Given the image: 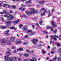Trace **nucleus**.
<instances>
[{
  "label": "nucleus",
  "mask_w": 61,
  "mask_h": 61,
  "mask_svg": "<svg viewBox=\"0 0 61 61\" xmlns=\"http://www.w3.org/2000/svg\"><path fill=\"white\" fill-rule=\"evenodd\" d=\"M56 48L55 47H54L52 48V50H55V49H56Z\"/></svg>",
  "instance_id": "nucleus-64"
},
{
  "label": "nucleus",
  "mask_w": 61,
  "mask_h": 61,
  "mask_svg": "<svg viewBox=\"0 0 61 61\" xmlns=\"http://www.w3.org/2000/svg\"><path fill=\"white\" fill-rule=\"evenodd\" d=\"M39 43H40V44H42V43H43V42L42 41H39Z\"/></svg>",
  "instance_id": "nucleus-52"
},
{
  "label": "nucleus",
  "mask_w": 61,
  "mask_h": 61,
  "mask_svg": "<svg viewBox=\"0 0 61 61\" xmlns=\"http://www.w3.org/2000/svg\"><path fill=\"white\" fill-rule=\"evenodd\" d=\"M42 53L43 54H45V53H46V51L45 52V51H44V50H42Z\"/></svg>",
  "instance_id": "nucleus-27"
},
{
  "label": "nucleus",
  "mask_w": 61,
  "mask_h": 61,
  "mask_svg": "<svg viewBox=\"0 0 61 61\" xmlns=\"http://www.w3.org/2000/svg\"><path fill=\"white\" fill-rule=\"evenodd\" d=\"M18 50L19 51H23V49L20 48Z\"/></svg>",
  "instance_id": "nucleus-22"
},
{
  "label": "nucleus",
  "mask_w": 61,
  "mask_h": 61,
  "mask_svg": "<svg viewBox=\"0 0 61 61\" xmlns=\"http://www.w3.org/2000/svg\"><path fill=\"white\" fill-rule=\"evenodd\" d=\"M3 1H0V3L2 4H3Z\"/></svg>",
  "instance_id": "nucleus-58"
},
{
  "label": "nucleus",
  "mask_w": 61,
  "mask_h": 61,
  "mask_svg": "<svg viewBox=\"0 0 61 61\" xmlns=\"http://www.w3.org/2000/svg\"><path fill=\"white\" fill-rule=\"evenodd\" d=\"M16 52V51H15V50L14 51L13 53H15Z\"/></svg>",
  "instance_id": "nucleus-63"
},
{
  "label": "nucleus",
  "mask_w": 61,
  "mask_h": 61,
  "mask_svg": "<svg viewBox=\"0 0 61 61\" xmlns=\"http://www.w3.org/2000/svg\"><path fill=\"white\" fill-rule=\"evenodd\" d=\"M45 15V13L43 12L41 13V15H42V16H43V15Z\"/></svg>",
  "instance_id": "nucleus-37"
},
{
  "label": "nucleus",
  "mask_w": 61,
  "mask_h": 61,
  "mask_svg": "<svg viewBox=\"0 0 61 61\" xmlns=\"http://www.w3.org/2000/svg\"><path fill=\"white\" fill-rule=\"evenodd\" d=\"M22 17H25V18H26V17H27V16L26 15H22Z\"/></svg>",
  "instance_id": "nucleus-21"
},
{
  "label": "nucleus",
  "mask_w": 61,
  "mask_h": 61,
  "mask_svg": "<svg viewBox=\"0 0 61 61\" xmlns=\"http://www.w3.org/2000/svg\"><path fill=\"white\" fill-rule=\"evenodd\" d=\"M8 8H10L11 7V6H10V5H8Z\"/></svg>",
  "instance_id": "nucleus-47"
},
{
  "label": "nucleus",
  "mask_w": 61,
  "mask_h": 61,
  "mask_svg": "<svg viewBox=\"0 0 61 61\" xmlns=\"http://www.w3.org/2000/svg\"><path fill=\"white\" fill-rule=\"evenodd\" d=\"M39 24L41 25H42V21H40L39 22Z\"/></svg>",
  "instance_id": "nucleus-46"
},
{
  "label": "nucleus",
  "mask_w": 61,
  "mask_h": 61,
  "mask_svg": "<svg viewBox=\"0 0 61 61\" xmlns=\"http://www.w3.org/2000/svg\"><path fill=\"white\" fill-rule=\"evenodd\" d=\"M31 11L30 12L29 11L27 10L26 11L25 13L28 15H30L34 14H35V13H37V10L36 11L35 9L33 8H31Z\"/></svg>",
  "instance_id": "nucleus-1"
},
{
  "label": "nucleus",
  "mask_w": 61,
  "mask_h": 61,
  "mask_svg": "<svg viewBox=\"0 0 61 61\" xmlns=\"http://www.w3.org/2000/svg\"><path fill=\"white\" fill-rule=\"evenodd\" d=\"M12 23V22L8 21L6 23V24L7 25H9V26L10 25V24H11Z\"/></svg>",
  "instance_id": "nucleus-10"
},
{
  "label": "nucleus",
  "mask_w": 61,
  "mask_h": 61,
  "mask_svg": "<svg viewBox=\"0 0 61 61\" xmlns=\"http://www.w3.org/2000/svg\"><path fill=\"white\" fill-rule=\"evenodd\" d=\"M46 28L47 29H49L50 28V27H49V26H47L46 27Z\"/></svg>",
  "instance_id": "nucleus-40"
},
{
  "label": "nucleus",
  "mask_w": 61,
  "mask_h": 61,
  "mask_svg": "<svg viewBox=\"0 0 61 61\" xmlns=\"http://www.w3.org/2000/svg\"><path fill=\"white\" fill-rule=\"evenodd\" d=\"M14 17V16L13 15H10L9 16H8L7 17V18L8 19H10V20H12L13 19V18Z\"/></svg>",
  "instance_id": "nucleus-6"
},
{
  "label": "nucleus",
  "mask_w": 61,
  "mask_h": 61,
  "mask_svg": "<svg viewBox=\"0 0 61 61\" xmlns=\"http://www.w3.org/2000/svg\"><path fill=\"white\" fill-rule=\"evenodd\" d=\"M27 27V26H25L23 29V31L25 32V33H26V32L27 31L28 32H31L32 31L30 30H27V28H26Z\"/></svg>",
  "instance_id": "nucleus-4"
},
{
  "label": "nucleus",
  "mask_w": 61,
  "mask_h": 61,
  "mask_svg": "<svg viewBox=\"0 0 61 61\" xmlns=\"http://www.w3.org/2000/svg\"><path fill=\"white\" fill-rule=\"evenodd\" d=\"M43 32L44 33H45V34H48V32L46 31H43Z\"/></svg>",
  "instance_id": "nucleus-39"
},
{
  "label": "nucleus",
  "mask_w": 61,
  "mask_h": 61,
  "mask_svg": "<svg viewBox=\"0 0 61 61\" xmlns=\"http://www.w3.org/2000/svg\"><path fill=\"white\" fill-rule=\"evenodd\" d=\"M26 4H28V3H29V1H26L25 2Z\"/></svg>",
  "instance_id": "nucleus-48"
},
{
  "label": "nucleus",
  "mask_w": 61,
  "mask_h": 61,
  "mask_svg": "<svg viewBox=\"0 0 61 61\" xmlns=\"http://www.w3.org/2000/svg\"><path fill=\"white\" fill-rule=\"evenodd\" d=\"M22 11H24L25 10V9L24 8H23V7H22Z\"/></svg>",
  "instance_id": "nucleus-55"
},
{
  "label": "nucleus",
  "mask_w": 61,
  "mask_h": 61,
  "mask_svg": "<svg viewBox=\"0 0 61 61\" xmlns=\"http://www.w3.org/2000/svg\"><path fill=\"white\" fill-rule=\"evenodd\" d=\"M17 45L20 44L22 43V41H18L16 42Z\"/></svg>",
  "instance_id": "nucleus-13"
},
{
  "label": "nucleus",
  "mask_w": 61,
  "mask_h": 61,
  "mask_svg": "<svg viewBox=\"0 0 61 61\" xmlns=\"http://www.w3.org/2000/svg\"><path fill=\"white\" fill-rule=\"evenodd\" d=\"M56 53L55 51H52L51 52V53L52 54H55Z\"/></svg>",
  "instance_id": "nucleus-28"
},
{
  "label": "nucleus",
  "mask_w": 61,
  "mask_h": 61,
  "mask_svg": "<svg viewBox=\"0 0 61 61\" xmlns=\"http://www.w3.org/2000/svg\"><path fill=\"white\" fill-rule=\"evenodd\" d=\"M54 9H52V12H51V13H52V14L53 13V12H54Z\"/></svg>",
  "instance_id": "nucleus-54"
},
{
  "label": "nucleus",
  "mask_w": 61,
  "mask_h": 61,
  "mask_svg": "<svg viewBox=\"0 0 61 61\" xmlns=\"http://www.w3.org/2000/svg\"><path fill=\"white\" fill-rule=\"evenodd\" d=\"M7 40L5 38H3L1 40V41L0 42V45H3V46H5V43H6Z\"/></svg>",
  "instance_id": "nucleus-3"
},
{
  "label": "nucleus",
  "mask_w": 61,
  "mask_h": 61,
  "mask_svg": "<svg viewBox=\"0 0 61 61\" xmlns=\"http://www.w3.org/2000/svg\"><path fill=\"white\" fill-rule=\"evenodd\" d=\"M44 12L45 13H47L48 12V11H47V10H46V9H45L44 10Z\"/></svg>",
  "instance_id": "nucleus-31"
},
{
  "label": "nucleus",
  "mask_w": 61,
  "mask_h": 61,
  "mask_svg": "<svg viewBox=\"0 0 61 61\" xmlns=\"http://www.w3.org/2000/svg\"><path fill=\"white\" fill-rule=\"evenodd\" d=\"M54 36L55 37H56V38H59V37H58V36H56V35H54Z\"/></svg>",
  "instance_id": "nucleus-32"
},
{
  "label": "nucleus",
  "mask_w": 61,
  "mask_h": 61,
  "mask_svg": "<svg viewBox=\"0 0 61 61\" xmlns=\"http://www.w3.org/2000/svg\"><path fill=\"white\" fill-rule=\"evenodd\" d=\"M6 53L8 54L9 55H11V53L9 51H7L6 52Z\"/></svg>",
  "instance_id": "nucleus-26"
},
{
  "label": "nucleus",
  "mask_w": 61,
  "mask_h": 61,
  "mask_svg": "<svg viewBox=\"0 0 61 61\" xmlns=\"http://www.w3.org/2000/svg\"><path fill=\"white\" fill-rule=\"evenodd\" d=\"M1 19L2 21H4V18H2Z\"/></svg>",
  "instance_id": "nucleus-50"
},
{
  "label": "nucleus",
  "mask_w": 61,
  "mask_h": 61,
  "mask_svg": "<svg viewBox=\"0 0 61 61\" xmlns=\"http://www.w3.org/2000/svg\"><path fill=\"white\" fill-rule=\"evenodd\" d=\"M45 3V0L41 1L39 2V3L40 4H43Z\"/></svg>",
  "instance_id": "nucleus-15"
},
{
  "label": "nucleus",
  "mask_w": 61,
  "mask_h": 61,
  "mask_svg": "<svg viewBox=\"0 0 61 61\" xmlns=\"http://www.w3.org/2000/svg\"><path fill=\"white\" fill-rule=\"evenodd\" d=\"M29 3H31H31H32V1H31V0H30L29 1Z\"/></svg>",
  "instance_id": "nucleus-53"
},
{
  "label": "nucleus",
  "mask_w": 61,
  "mask_h": 61,
  "mask_svg": "<svg viewBox=\"0 0 61 61\" xmlns=\"http://www.w3.org/2000/svg\"><path fill=\"white\" fill-rule=\"evenodd\" d=\"M28 37V35H26L25 36V38H27V37Z\"/></svg>",
  "instance_id": "nucleus-38"
},
{
  "label": "nucleus",
  "mask_w": 61,
  "mask_h": 61,
  "mask_svg": "<svg viewBox=\"0 0 61 61\" xmlns=\"http://www.w3.org/2000/svg\"><path fill=\"white\" fill-rule=\"evenodd\" d=\"M7 44L8 45H10L11 44V41H10V40H8L7 41Z\"/></svg>",
  "instance_id": "nucleus-18"
},
{
  "label": "nucleus",
  "mask_w": 61,
  "mask_h": 61,
  "mask_svg": "<svg viewBox=\"0 0 61 61\" xmlns=\"http://www.w3.org/2000/svg\"><path fill=\"white\" fill-rule=\"evenodd\" d=\"M22 26H23V25H22V24H21L20 25L19 27L20 28H21V27H22Z\"/></svg>",
  "instance_id": "nucleus-30"
},
{
  "label": "nucleus",
  "mask_w": 61,
  "mask_h": 61,
  "mask_svg": "<svg viewBox=\"0 0 61 61\" xmlns=\"http://www.w3.org/2000/svg\"><path fill=\"white\" fill-rule=\"evenodd\" d=\"M52 25L53 26H54V27H56V24H54V21L52 20L51 22Z\"/></svg>",
  "instance_id": "nucleus-9"
},
{
  "label": "nucleus",
  "mask_w": 61,
  "mask_h": 61,
  "mask_svg": "<svg viewBox=\"0 0 61 61\" xmlns=\"http://www.w3.org/2000/svg\"><path fill=\"white\" fill-rule=\"evenodd\" d=\"M26 51L27 52H30V50H26Z\"/></svg>",
  "instance_id": "nucleus-51"
},
{
  "label": "nucleus",
  "mask_w": 61,
  "mask_h": 61,
  "mask_svg": "<svg viewBox=\"0 0 61 61\" xmlns=\"http://www.w3.org/2000/svg\"><path fill=\"white\" fill-rule=\"evenodd\" d=\"M24 56L25 57H27V56H29V55L27 54H24Z\"/></svg>",
  "instance_id": "nucleus-20"
},
{
  "label": "nucleus",
  "mask_w": 61,
  "mask_h": 61,
  "mask_svg": "<svg viewBox=\"0 0 61 61\" xmlns=\"http://www.w3.org/2000/svg\"><path fill=\"white\" fill-rule=\"evenodd\" d=\"M32 6V5H28V6Z\"/></svg>",
  "instance_id": "nucleus-62"
},
{
  "label": "nucleus",
  "mask_w": 61,
  "mask_h": 61,
  "mask_svg": "<svg viewBox=\"0 0 61 61\" xmlns=\"http://www.w3.org/2000/svg\"><path fill=\"white\" fill-rule=\"evenodd\" d=\"M57 58V57H56V56L55 57V58H53V61H56V58Z\"/></svg>",
  "instance_id": "nucleus-23"
},
{
  "label": "nucleus",
  "mask_w": 61,
  "mask_h": 61,
  "mask_svg": "<svg viewBox=\"0 0 61 61\" xmlns=\"http://www.w3.org/2000/svg\"><path fill=\"white\" fill-rule=\"evenodd\" d=\"M30 53L31 54V53H35V52L33 51H31L30 52Z\"/></svg>",
  "instance_id": "nucleus-33"
},
{
  "label": "nucleus",
  "mask_w": 61,
  "mask_h": 61,
  "mask_svg": "<svg viewBox=\"0 0 61 61\" xmlns=\"http://www.w3.org/2000/svg\"><path fill=\"white\" fill-rule=\"evenodd\" d=\"M3 13H4V14H7V12L5 10H3Z\"/></svg>",
  "instance_id": "nucleus-25"
},
{
  "label": "nucleus",
  "mask_w": 61,
  "mask_h": 61,
  "mask_svg": "<svg viewBox=\"0 0 61 61\" xmlns=\"http://www.w3.org/2000/svg\"><path fill=\"white\" fill-rule=\"evenodd\" d=\"M44 8H42L41 10L42 11H43V10H44Z\"/></svg>",
  "instance_id": "nucleus-61"
},
{
  "label": "nucleus",
  "mask_w": 61,
  "mask_h": 61,
  "mask_svg": "<svg viewBox=\"0 0 61 61\" xmlns=\"http://www.w3.org/2000/svg\"><path fill=\"white\" fill-rule=\"evenodd\" d=\"M15 37H12L10 39V41L11 42H13L15 39Z\"/></svg>",
  "instance_id": "nucleus-7"
},
{
  "label": "nucleus",
  "mask_w": 61,
  "mask_h": 61,
  "mask_svg": "<svg viewBox=\"0 0 61 61\" xmlns=\"http://www.w3.org/2000/svg\"><path fill=\"white\" fill-rule=\"evenodd\" d=\"M58 61H61V58L60 57H59L58 58Z\"/></svg>",
  "instance_id": "nucleus-34"
},
{
  "label": "nucleus",
  "mask_w": 61,
  "mask_h": 61,
  "mask_svg": "<svg viewBox=\"0 0 61 61\" xmlns=\"http://www.w3.org/2000/svg\"><path fill=\"white\" fill-rule=\"evenodd\" d=\"M24 45H26V42H24L23 43Z\"/></svg>",
  "instance_id": "nucleus-60"
},
{
  "label": "nucleus",
  "mask_w": 61,
  "mask_h": 61,
  "mask_svg": "<svg viewBox=\"0 0 61 61\" xmlns=\"http://www.w3.org/2000/svg\"><path fill=\"white\" fill-rule=\"evenodd\" d=\"M38 39H33V40L31 41V42L32 43H33V44L34 45H36V44L37 43V42H38Z\"/></svg>",
  "instance_id": "nucleus-5"
},
{
  "label": "nucleus",
  "mask_w": 61,
  "mask_h": 61,
  "mask_svg": "<svg viewBox=\"0 0 61 61\" xmlns=\"http://www.w3.org/2000/svg\"><path fill=\"white\" fill-rule=\"evenodd\" d=\"M59 52L60 53H61V48H60L58 50Z\"/></svg>",
  "instance_id": "nucleus-42"
},
{
  "label": "nucleus",
  "mask_w": 61,
  "mask_h": 61,
  "mask_svg": "<svg viewBox=\"0 0 61 61\" xmlns=\"http://www.w3.org/2000/svg\"><path fill=\"white\" fill-rule=\"evenodd\" d=\"M51 38H52V39H54V40L55 41H56V38L54 37L52 35H51Z\"/></svg>",
  "instance_id": "nucleus-17"
},
{
  "label": "nucleus",
  "mask_w": 61,
  "mask_h": 61,
  "mask_svg": "<svg viewBox=\"0 0 61 61\" xmlns=\"http://www.w3.org/2000/svg\"><path fill=\"white\" fill-rule=\"evenodd\" d=\"M11 48L12 49H15V47L13 46L11 47Z\"/></svg>",
  "instance_id": "nucleus-43"
},
{
  "label": "nucleus",
  "mask_w": 61,
  "mask_h": 61,
  "mask_svg": "<svg viewBox=\"0 0 61 61\" xmlns=\"http://www.w3.org/2000/svg\"><path fill=\"white\" fill-rule=\"evenodd\" d=\"M32 59V60L31 59V61H37V59L35 57H33Z\"/></svg>",
  "instance_id": "nucleus-14"
},
{
  "label": "nucleus",
  "mask_w": 61,
  "mask_h": 61,
  "mask_svg": "<svg viewBox=\"0 0 61 61\" xmlns=\"http://www.w3.org/2000/svg\"><path fill=\"white\" fill-rule=\"evenodd\" d=\"M0 27L2 29H5V28H7V26H3L2 25H1L0 26Z\"/></svg>",
  "instance_id": "nucleus-11"
},
{
  "label": "nucleus",
  "mask_w": 61,
  "mask_h": 61,
  "mask_svg": "<svg viewBox=\"0 0 61 61\" xmlns=\"http://www.w3.org/2000/svg\"><path fill=\"white\" fill-rule=\"evenodd\" d=\"M21 60V59L20 58H18V61H20Z\"/></svg>",
  "instance_id": "nucleus-59"
},
{
  "label": "nucleus",
  "mask_w": 61,
  "mask_h": 61,
  "mask_svg": "<svg viewBox=\"0 0 61 61\" xmlns=\"http://www.w3.org/2000/svg\"><path fill=\"white\" fill-rule=\"evenodd\" d=\"M36 25H37L39 27V28H41V27H40V26H39V24H38V23H36Z\"/></svg>",
  "instance_id": "nucleus-29"
},
{
  "label": "nucleus",
  "mask_w": 61,
  "mask_h": 61,
  "mask_svg": "<svg viewBox=\"0 0 61 61\" xmlns=\"http://www.w3.org/2000/svg\"><path fill=\"white\" fill-rule=\"evenodd\" d=\"M7 6V4H5L3 5V7H5V6Z\"/></svg>",
  "instance_id": "nucleus-36"
},
{
  "label": "nucleus",
  "mask_w": 61,
  "mask_h": 61,
  "mask_svg": "<svg viewBox=\"0 0 61 61\" xmlns=\"http://www.w3.org/2000/svg\"><path fill=\"white\" fill-rule=\"evenodd\" d=\"M23 7H22V6L21 7V8H19V10H22V9H23V8H22Z\"/></svg>",
  "instance_id": "nucleus-41"
},
{
  "label": "nucleus",
  "mask_w": 61,
  "mask_h": 61,
  "mask_svg": "<svg viewBox=\"0 0 61 61\" xmlns=\"http://www.w3.org/2000/svg\"><path fill=\"white\" fill-rule=\"evenodd\" d=\"M10 13H13V11H12V10H10Z\"/></svg>",
  "instance_id": "nucleus-56"
},
{
  "label": "nucleus",
  "mask_w": 61,
  "mask_h": 61,
  "mask_svg": "<svg viewBox=\"0 0 61 61\" xmlns=\"http://www.w3.org/2000/svg\"><path fill=\"white\" fill-rule=\"evenodd\" d=\"M23 60L24 61H32V59H24Z\"/></svg>",
  "instance_id": "nucleus-16"
},
{
  "label": "nucleus",
  "mask_w": 61,
  "mask_h": 61,
  "mask_svg": "<svg viewBox=\"0 0 61 61\" xmlns=\"http://www.w3.org/2000/svg\"><path fill=\"white\" fill-rule=\"evenodd\" d=\"M29 34L30 36H33V35H34L35 34V32H31L29 33Z\"/></svg>",
  "instance_id": "nucleus-8"
},
{
  "label": "nucleus",
  "mask_w": 61,
  "mask_h": 61,
  "mask_svg": "<svg viewBox=\"0 0 61 61\" xmlns=\"http://www.w3.org/2000/svg\"><path fill=\"white\" fill-rule=\"evenodd\" d=\"M19 22V21H14L13 22V23L14 24H17V23H18Z\"/></svg>",
  "instance_id": "nucleus-24"
},
{
  "label": "nucleus",
  "mask_w": 61,
  "mask_h": 61,
  "mask_svg": "<svg viewBox=\"0 0 61 61\" xmlns=\"http://www.w3.org/2000/svg\"><path fill=\"white\" fill-rule=\"evenodd\" d=\"M14 27L10 28V29H14Z\"/></svg>",
  "instance_id": "nucleus-44"
},
{
  "label": "nucleus",
  "mask_w": 61,
  "mask_h": 61,
  "mask_svg": "<svg viewBox=\"0 0 61 61\" xmlns=\"http://www.w3.org/2000/svg\"><path fill=\"white\" fill-rule=\"evenodd\" d=\"M56 31H57V30H55L53 31V32L54 33H56Z\"/></svg>",
  "instance_id": "nucleus-49"
},
{
  "label": "nucleus",
  "mask_w": 61,
  "mask_h": 61,
  "mask_svg": "<svg viewBox=\"0 0 61 61\" xmlns=\"http://www.w3.org/2000/svg\"><path fill=\"white\" fill-rule=\"evenodd\" d=\"M57 45L58 46H61V45H60V44L59 43H57Z\"/></svg>",
  "instance_id": "nucleus-35"
},
{
  "label": "nucleus",
  "mask_w": 61,
  "mask_h": 61,
  "mask_svg": "<svg viewBox=\"0 0 61 61\" xmlns=\"http://www.w3.org/2000/svg\"><path fill=\"white\" fill-rule=\"evenodd\" d=\"M45 45H43L42 44H39L37 45L36 46L38 47H40V46H45Z\"/></svg>",
  "instance_id": "nucleus-12"
},
{
  "label": "nucleus",
  "mask_w": 61,
  "mask_h": 61,
  "mask_svg": "<svg viewBox=\"0 0 61 61\" xmlns=\"http://www.w3.org/2000/svg\"><path fill=\"white\" fill-rule=\"evenodd\" d=\"M4 17H7V15H4Z\"/></svg>",
  "instance_id": "nucleus-57"
},
{
  "label": "nucleus",
  "mask_w": 61,
  "mask_h": 61,
  "mask_svg": "<svg viewBox=\"0 0 61 61\" xmlns=\"http://www.w3.org/2000/svg\"><path fill=\"white\" fill-rule=\"evenodd\" d=\"M9 30H8L6 31H5V34L6 35H7L8 33V32H9Z\"/></svg>",
  "instance_id": "nucleus-19"
},
{
  "label": "nucleus",
  "mask_w": 61,
  "mask_h": 61,
  "mask_svg": "<svg viewBox=\"0 0 61 61\" xmlns=\"http://www.w3.org/2000/svg\"><path fill=\"white\" fill-rule=\"evenodd\" d=\"M12 7L13 8H14V9L15 8H16V7L15 6H14V5H12Z\"/></svg>",
  "instance_id": "nucleus-45"
},
{
  "label": "nucleus",
  "mask_w": 61,
  "mask_h": 61,
  "mask_svg": "<svg viewBox=\"0 0 61 61\" xmlns=\"http://www.w3.org/2000/svg\"><path fill=\"white\" fill-rule=\"evenodd\" d=\"M4 57L5 58V61H16V58L15 57H13L10 58V57L6 58V56H5Z\"/></svg>",
  "instance_id": "nucleus-2"
}]
</instances>
